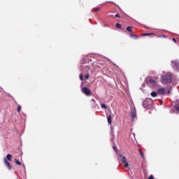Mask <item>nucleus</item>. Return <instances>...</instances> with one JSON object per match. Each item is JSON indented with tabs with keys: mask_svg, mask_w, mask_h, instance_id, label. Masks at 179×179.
Segmentation results:
<instances>
[{
	"mask_svg": "<svg viewBox=\"0 0 179 179\" xmlns=\"http://www.w3.org/2000/svg\"><path fill=\"white\" fill-rule=\"evenodd\" d=\"M145 82L147 85H148L151 87H155V86L156 85V83H157L156 81V78L152 76L147 77L145 79Z\"/></svg>",
	"mask_w": 179,
	"mask_h": 179,
	"instance_id": "obj_2",
	"label": "nucleus"
},
{
	"mask_svg": "<svg viewBox=\"0 0 179 179\" xmlns=\"http://www.w3.org/2000/svg\"><path fill=\"white\" fill-rule=\"evenodd\" d=\"M92 101H94V99H92Z\"/></svg>",
	"mask_w": 179,
	"mask_h": 179,
	"instance_id": "obj_29",
	"label": "nucleus"
},
{
	"mask_svg": "<svg viewBox=\"0 0 179 179\" xmlns=\"http://www.w3.org/2000/svg\"><path fill=\"white\" fill-rule=\"evenodd\" d=\"M107 120H108V123L109 125H111L113 122V115L111 114H107Z\"/></svg>",
	"mask_w": 179,
	"mask_h": 179,
	"instance_id": "obj_8",
	"label": "nucleus"
},
{
	"mask_svg": "<svg viewBox=\"0 0 179 179\" xmlns=\"http://www.w3.org/2000/svg\"><path fill=\"white\" fill-rule=\"evenodd\" d=\"M113 150H115V152H117V147L113 146Z\"/></svg>",
	"mask_w": 179,
	"mask_h": 179,
	"instance_id": "obj_27",
	"label": "nucleus"
},
{
	"mask_svg": "<svg viewBox=\"0 0 179 179\" xmlns=\"http://www.w3.org/2000/svg\"><path fill=\"white\" fill-rule=\"evenodd\" d=\"M136 117V110H134V112L131 113V120L134 121L135 120V117Z\"/></svg>",
	"mask_w": 179,
	"mask_h": 179,
	"instance_id": "obj_11",
	"label": "nucleus"
},
{
	"mask_svg": "<svg viewBox=\"0 0 179 179\" xmlns=\"http://www.w3.org/2000/svg\"><path fill=\"white\" fill-rule=\"evenodd\" d=\"M80 80H83V75L82 73L80 74Z\"/></svg>",
	"mask_w": 179,
	"mask_h": 179,
	"instance_id": "obj_22",
	"label": "nucleus"
},
{
	"mask_svg": "<svg viewBox=\"0 0 179 179\" xmlns=\"http://www.w3.org/2000/svg\"><path fill=\"white\" fill-rule=\"evenodd\" d=\"M20 110H22V106H20V105H19L17 108V113H20Z\"/></svg>",
	"mask_w": 179,
	"mask_h": 179,
	"instance_id": "obj_20",
	"label": "nucleus"
},
{
	"mask_svg": "<svg viewBox=\"0 0 179 179\" xmlns=\"http://www.w3.org/2000/svg\"><path fill=\"white\" fill-rule=\"evenodd\" d=\"M174 108L179 113V100H177Z\"/></svg>",
	"mask_w": 179,
	"mask_h": 179,
	"instance_id": "obj_10",
	"label": "nucleus"
},
{
	"mask_svg": "<svg viewBox=\"0 0 179 179\" xmlns=\"http://www.w3.org/2000/svg\"><path fill=\"white\" fill-rule=\"evenodd\" d=\"M89 78H90V76H89V74H86L85 76V79H89Z\"/></svg>",
	"mask_w": 179,
	"mask_h": 179,
	"instance_id": "obj_23",
	"label": "nucleus"
},
{
	"mask_svg": "<svg viewBox=\"0 0 179 179\" xmlns=\"http://www.w3.org/2000/svg\"><path fill=\"white\" fill-rule=\"evenodd\" d=\"M115 17H120V14H116V15H115Z\"/></svg>",
	"mask_w": 179,
	"mask_h": 179,
	"instance_id": "obj_26",
	"label": "nucleus"
},
{
	"mask_svg": "<svg viewBox=\"0 0 179 179\" xmlns=\"http://www.w3.org/2000/svg\"><path fill=\"white\" fill-rule=\"evenodd\" d=\"M172 41H173V42H175V43H177V40L176 39V38H172Z\"/></svg>",
	"mask_w": 179,
	"mask_h": 179,
	"instance_id": "obj_25",
	"label": "nucleus"
},
{
	"mask_svg": "<svg viewBox=\"0 0 179 179\" xmlns=\"http://www.w3.org/2000/svg\"><path fill=\"white\" fill-rule=\"evenodd\" d=\"M152 34L155 35L154 33H145V34H141V36H152Z\"/></svg>",
	"mask_w": 179,
	"mask_h": 179,
	"instance_id": "obj_15",
	"label": "nucleus"
},
{
	"mask_svg": "<svg viewBox=\"0 0 179 179\" xmlns=\"http://www.w3.org/2000/svg\"><path fill=\"white\" fill-rule=\"evenodd\" d=\"M3 162L6 167L8 169V170H12V164L9 162H12V155L8 154L6 158H3Z\"/></svg>",
	"mask_w": 179,
	"mask_h": 179,
	"instance_id": "obj_1",
	"label": "nucleus"
},
{
	"mask_svg": "<svg viewBox=\"0 0 179 179\" xmlns=\"http://www.w3.org/2000/svg\"><path fill=\"white\" fill-rule=\"evenodd\" d=\"M148 179H155V177H153V175H150Z\"/></svg>",
	"mask_w": 179,
	"mask_h": 179,
	"instance_id": "obj_24",
	"label": "nucleus"
},
{
	"mask_svg": "<svg viewBox=\"0 0 179 179\" xmlns=\"http://www.w3.org/2000/svg\"><path fill=\"white\" fill-rule=\"evenodd\" d=\"M166 93V90L164 88H159L157 90V94L160 95H163Z\"/></svg>",
	"mask_w": 179,
	"mask_h": 179,
	"instance_id": "obj_9",
	"label": "nucleus"
},
{
	"mask_svg": "<svg viewBox=\"0 0 179 179\" xmlns=\"http://www.w3.org/2000/svg\"><path fill=\"white\" fill-rule=\"evenodd\" d=\"M160 37H163L164 38H165L166 35H162V36H160Z\"/></svg>",
	"mask_w": 179,
	"mask_h": 179,
	"instance_id": "obj_28",
	"label": "nucleus"
},
{
	"mask_svg": "<svg viewBox=\"0 0 179 179\" xmlns=\"http://www.w3.org/2000/svg\"><path fill=\"white\" fill-rule=\"evenodd\" d=\"M171 73H166L164 76H162V83L163 85H166V83H171Z\"/></svg>",
	"mask_w": 179,
	"mask_h": 179,
	"instance_id": "obj_3",
	"label": "nucleus"
},
{
	"mask_svg": "<svg viewBox=\"0 0 179 179\" xmlns=\"http://www.w3.org/2000/svg\"><path fill=\"white\" fill-rule=\"evenodd\" d=\"M131 38H135V40H138L139 38V36L138 35H135L134 34H130Z\"/></svg>",
	"mask_w": 179,
	"mask_h": 179,
	"instance_id": "obj_12",
	"label": "nucleus"
},
{
	"mask_svg": "<svg viewBox=\"0 0 179 179\" xmlns=\"http://www.w3.org/2000/svg\"><path fill=\"white\" fill-rule=\"evenodd\" d=\"M81 92L85 94V96H92V90H90L87 87H83Z\"/></svg>",
	"mask_w": 179,
	"mask_h": 179,
	"instance_id": "obj_6",
	"label": "nucleus"
},
{
	"mask_svg": "<svg viewBox=\"0 0 179 179\" xmlns=\"http://www.w3.org/2000/svg\"><path fill=\"white\" fill-rule=\"evenodd\" d=\"M120 159L122 162V164H124V167H129V164H128V162H127V158L124 157L122 155H119Z\"/></svg>",
	"mask_w": 179,
	"mask_h": 179,
	"instance_id": "obj_5",
	"label": "nucleus"
},
{
	"mask_svg": "<svg viewBox=\"0 0 179 179\" xmlns=\"http://www.w3.org/2000/svg\"><path fill=\"white\" fill-rule=\"evenodd\" d=\"M157 92H151V96H152V97H157Z\"/></svg>",
	"mask_w": 179,
	"mask_h": 179,
	"instance_id": "obj_16",
	"label": "nucleus"
},
{
	"mask_svg": "<svg viewBox=\"0 0 179 179\" xmlns=\"http://www.w3.org/2000/svg\"><path fill=\"white\" fill-rule=\"evenodd\" d=\"M116 27L117 29H121V27H122V25H121V24L120 23H116Z\"/></svg>",
	"mask_w": 179,
	"mask_h": 179,
	"instance_id": "obj_17",
	"label": "nucleus"
},
{
	"mask_svg": "<svg viewBox=\"0 0 179 179\" xmlns=\"http://www.w3.org/2000/svg\"><path fill=\"white\" fill-rule=\"evenodd\" d=\"M101 108H104L105 110H107V106H106V104H104V103H102V104L101 105Z\"/></svg>",
	"mask_w": 179,
	"mask_h": 179,
	"instance_id": "obj_19",
	"label": "nucleus"
},
{
	"mask_svg": "<svg viewBox=\"0 0 179 179\" xmlns=\"http://www.w3.org/2000/svg\"><path fill=\"white\" fill-rule=\"evenodd\" d=\"M171 64L173 68H175V69H179V63L177 61H172Z\"/></svg>",
	"mask_w": 179,
	"mask_h": 179,
	"instance_id": "obj_7",
	"label": "nucleus"
},
{
	"mask_svg": "<svg viewBox=\"0 0 179 179\" xmlns=\"http://www.w3.org/2000/svg\"><path fill=\"white\" fill-rule=\"evenodd\" d=\"M127 31L131 33L132 31V27H127Z\"/></svg>",
	"mask_w": 179,
	"mask_h": 179,
	"instance_id": "obj_18",
	"label": "nucleus"
},
{
	"mask_svg": "<svg viewBox=\"0 0 179 179\" xmlns=\"http://www.w3.org/2000/svg\"><path fill=\"white\" fill-rule=\"evenodd\" d=\"M99 10H100V8L96 7V8H94L93 12H99Z\"/></svg>",
	"mask_w": 179,
	"mask_h": 179,
	"instance_id": "obj_21",
	"label": "nucleus"
},
{
	"mask_svg": "<svg viewBox=\"0 0 179 179\" xmlns=\"http://www.w3.org/2000/svg\"><path fill=\"white\" fill-rule=\"evenodd\" d=\"M15 164H17L18 166H22V162L19 161V159H15Z\"/></svg>",
	"mask_w": 179,
	"mask_h": 179,
	"instance_id": "obj_14",
	"label": "nucleus"
},
{
	"mask_svg": "<svg viewBox=\"0 0 179 179\" xmlns=\"http://www.w3.org/2000/svg\"><path fill=\"white\" fill-rule=\"evenodd\" d=\"M138 153L140 154L142 158L145 159V154L141 149H138Z\"/></svg>",
	"mask_w": 179,
	"mask_h": 179,
	"instance_id": "obj_13",
	"label": "nucleus"
},
{
	"mask_svg": "<svg viewBox=\"0 0 179 179\" xmlns=\"http://www.w3.org/2000/svg\"><path fill=\"white\" fill-rule=\"evenodd\" d=\"M153 101L150 99H147L143 102V106L144 108H149L152 106Z\"/></svg>",
	"mask_w": 179,
	"mask_h": 179,
	"instance_id": "obj_4",
	"label": "nucleus"
}]
</instances>
